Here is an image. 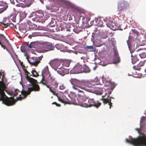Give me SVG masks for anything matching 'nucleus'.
Instances as JSON below:
<instances>
[{"label": "nucleus", "instance_id": "nucleus-46", "mask_svg": "<svg viewBox=\"0 0 146 146\" xmlns=\"http://www.w3.org/2000/svg\"><path fill=\"white\" fill-rule=\"evenodd\" d=\"M109 83V85H110V86H111L112 85H113V88H111V90H112L114 88V87H115V86L114 85V84H113V83H111V82H109L108 83Z\"/></svg>", "mask_w": 146, "mask_h": 146}, {"label": "nucleus", "instance_id": "nucleus-35", "mask_svg": "<svg viewBox=\"0 0 146 146\" xmlns=\"http://www.w3.org/2000/svg\"><path fill=\"white\" fill-rule=\"evenodd\" d=\"M10 19L14 22H15L16 16L14 15H12L10 16Z\"/></svg>", "mask_w": 146, "mask_h": 146}, {"label": "nucleus", "instance_id": "nucleus-4", "mask_svg": "<svg viewBox=\"0 0 146 146\" xmlns=\"http://www.w3.org/2000/svg\"><path fill=\"white\" fill-rule=\"evenodd\" d=\"M79 97L77 100L78 101V104L80 106L84 107H89L92 106H94L96 108H98L101 104V103L99 101L95 102L94 99H89L88 100V104L85 103L86 100L84 98V96H81V94H78ZM73 101L71 102V103L77 105L78 103L76 102L75 99H73Z\"/></svg>", "mask_w": 146, "mask_h": 146}, {"label": "nucleus", "instance_id": "nucleus-38", "mask_svg": "<svg viewBox=\"0 0 146 146\" xmlns=\"http://www.w3.org/2000/svg\"><path fill=\"white\" fill-rule=\"evenodd\" d=\"M48 19L49 20H51V21L49 22V23L50 24H53L54 23V21L55 22V19L51 17L50 18L49 17Z\"/></svg>", "mask_w": 146, "mask_h": 146}, {"label": "nucleus", "instance_id": "nucleus-22", "mask_svg": "<svg viewBox=\"0 0 146 146\" xmlns=\"http://www.w3.org/2000/svg\"><path fill=\"white\" fill-rule=\"evenodd\" d=\"M131 56L132 57L131 62L133 64H135L139 60L138 58L135 55L133 56L132 54H131Z\"/></svg>", "mask_w": 146, "mask_h": 146}, {"label": "nucleus", "instance_id": "nucleus-29", "mask_svg": "<svg viewBox=\"0 0 146 146\" xmlns=\"http://www.w3.org/2000/svg\"><path fill=\"white\" fill-rule=\"evenodd\" d=\"M120 58L118 56L114 57L113 58V63L116 64L119 63L120 62Z\"/></svg>", "mask_w": 146, "mask_h": 146}, {"label": "nucleus", "instance_id": "nucleus-39", "mask_svg": "<svg viewBox=\"0 0 146 146\" xmlns=\"http://www.w3.org/2000/svg\"><path fill=\"white\" fill-rule=\"evenodd\" d=\"M107 92L105 94V95H106V94H108V96L107 97L109 98L110 96V95L111 94L112 90H106Z\"/></svg>", "mask_w": 146, "mask_h": 146}, {"label": "nucleus", "instance_id": "nucleus-6", "mask_svg": "<svg viewBox=\"0 0 146 146\" xmlns=\"http://www.w3.org/2000/svg\"><path fill=\"white\" fill-rule=\"evenodd\" d=\"M58 83L56 80L54 76H51L50 74H49V77H48V84L49 85V87L51 88V89L53 90L54 89V91L56 92L55 88L58 86Z\"/></svg>", "mask_w": 146, "mask_h": 146}, {"label": "nucleus", "instance_id": "nucleus-31", "mask_svg": "<svg viewBox=\"0 0 146 146\" xmlns=\"http://www.w3.org/2000/svg\"><path fill=\"white\" fill-rule=\"evenodd\" d=\"M27 45L28 46V47L30 48H35V43L33 42H31L29 44H27Z\"/></svg>", "mask_w": 146, "mask_h": 146}, {"label": "nucleus", "instance_id": "nucleus-1", "mask_svg": "<svg viewBox=\"0 0 146 146\" xmlns=\"http://www.w3.org/2000/svg\"><path fill=\"white\" fill-rule=\"evenodd\" d=\"M72 85V88L78 92L82 93V96H83L84 95L83 91L80 90L79 88L88 91L89 89L86 88L85 87L89 88L92 87L94 84L92 82L87 81L84 80H79L76 78H71L70 80Z\"/></svg>", "mask_w": 146, "mask_h": 146}, {"label": "nucleus", "instance_id": "nucleus-5", "mask_svg": "<svg viewBox=\"0 0 146 146\" xmlns=\"http://www.w3.org/2000/svg\"><path fill=\"white\" fill-rule=\"evenodd\" d=\"M128 142L131 143L135 146H146V136L144 133H141V135L136 139L132 140H127Z\"/></svg>", "mask_w": 146, "mask_h": 146}, {"label": "nucleus", "instance_id": "nucleus-14", "mask_svg": "<svg viewBox=\"0 0 146 146\" xmlns=\"http://www.w3.org/2000/svg\"><path fill=\"white\" fill-rule=\"evenodd\" d=\"M34 1V0H22L21 2H23L24 8H25L30 7Z\"/></svg>", "mask_w": 146, "mask_h": 146}, {"label": "nucleus", "instance_id": "nucleus-53", "mask_svg": "<svg viewBox=\"0 0 146 146\" xmlns=\"http://www.w3.org/2000/svg\"><path fill=\"white\" fill-rule=\"evenodd\" d=\"M16 1H17V2H21V1H22V0H16Z\"/></svg>", "mask_w": 146, "mask_h": 146}, {"label": "nucleus", "instance_id": "nucleus-11", "mask_svg": "<svg viewBox=\"0 0 146 146\" xmlns=\"http://www.w3.org/2000/svg\"><path fill=\"white\" fill-rule=\"evenodd\" d=\"M8 42L5 36L2 34H0V44L4 49L6 48L5 46L8 44Z\"/></svg>", "mask_w": 146, "mask_h": 146}, {"label": "nucleus", "instance_id": "nucleus-40", "mask_svg": "<svg viewBox=\"0 0 146 146\" xmlns=\"http://www.w3.org/2000/svg\"><path fill=\"white\" fill-rule=\"evenodd\" d=\"M108 36L107 35L106 33L104 34L101 36V38L104 39L106 38Z\"/></svg>", "mask_w": 146, "mask_h": 146}, {"label": "nucleus", "instance_id": "nucleus-8", "mask_svg": "<svg viewBox=\"0 0 146 146\" xmlns=\"http://www.w3.org/2000/svg\"><path fill=\"white\" fill-rule=\"evenodd\" d=\"M42 58V56L38 57H33L29 59L28 56L26 57V58L29 63L30 64L35 66H37L38 64L40 62V61L41 60Z\"/></svg>", "mask_w": 146, "mask_h": 146}, {"label": "nucleus", "instance_id": "nucleus-51", "mask_svg": "<svg viewBox=\"0 0 146 146\" xmlns=\"http://www.w3.org/2000/svg\"><path fill=\"white\" fill-rule=\"evenodd\" d=\"M20 64L21 65V66H23V62H21L20 61Z\"/></svg>", "mask_w": 146, "mask_h": 146}, {"label": "nucleus", "instance_id": "nucleus-48", "mask_svg": "<svg viewBox=\"0 0 146 146\" xmlns=\"http://www.w3.org/2000/svg\"><path fill=\"white\" fill-rule=\"evenodd\" d=\"M10 1L11 3L12 4L15 5V3L14 0H9Z\"/></svg>", "mask_w": 146, "mask_h": 146}, {"label": "nucleus", "instance_id": "nucleus-45", "mask_svg": "<svg viewBox=\"0 0 146 146\" xmlns=\"http://www.w3.org/2000/svg\"><path fill=\"white\" fill-rule=\"evenodd\" d=\"M59 88L60 90H63L65 88V87L63 85H61L60 86Z\"/></svg>", "mask_w": 146, "mask_h": 146}, {"label": "nucleus", "instance_id": "nucleus-41", "mask_svg": "<svg viewBox=\"0 0 146 146\" xmlns=\"http://www.w3.org/2000/svg\"><path fill=\"white\" fill-rule=\"evenodd\" d=\"M58 100L61 102L63 103H66L65 102V101L62 98H58Z\"/></svg>", "mask_w": 146, "mask_h": 146}, {"label": "nucleus", "instance_id": "nucleus-9", "mask_svg": "<svg viewBox=\"0 0 146 146\" xmlns=\"http://www.w3.org/2000/svg\"><path fill=\"white\" fill-rule=\"evenodd\" d=\"M41 48L43 50L47 52L53 50L54 47L51 43L44 42L42 43Z\"/></svg>", "mask_w": 146, "mask_h": 146}, {"label": "nucleus", "instance_id": "nucleus-2", "mask_svg": "<svg viewBox=\"0 0 146 146\" xmlns=\"http://www.w3.org/2000/svg\"><path fill=\"white\" fill-rule=\"evenodd\" d=\"M2 76L1 81H0V101H2V103L7 106L13 105L15 103V99L13 97L8 98L5 95V91H6L7 88L5 84L3 82V79L5 76L4 73L3 75L1 72Z\"/></svg>", "mask_w": 146, "mask_h": 146}, {"label": "nucleus", "instance_id": "nucleus-18", "mask_svg": "<svg viewBox=\"0 0 146 146\" xmlns=\"http://www.w3.org/2000/svg\"><path fill=\"white\" fill-rule=\"evenodd\" d=\"M64 70H65L63 67L57 68L56 70L58 73L62 76H64L65 74Z\"/></svg>", "mask_w": 146, "mask_h": 146}, {"label": "nucleus", "instance_id": "nucleus-55", "mask_svg": "<svg viewBox=\"0 0 146 146\" xmlns=\"http://www.w3.org/2000/svg\"><path fill=\"white\" fill-rule=\"evenodd\" d=\"M28 37L29 38H31V35H30Z\"/></svg>", "mask_w": 146, "mask_h": 146}, {"label": "nucleus", "instance_id": "nucleus-12", "mask_svg": "<svg viewBox=\"0 0 146 146\" xmlns=\"http://www.w3.org/2000/svg\"><path fill=\"white\" fill-rule=\"evenodd\" d=\"M107 25L108 27L113 30L119 29V26L117 23L111 22L108 23Z\"/></svg>", "mask_w": 146, "mask_h": 146}, {"label": "nucleus", "instance_id": "nucleus-36", "mask_svg": "<svg viewBox=\"0 0 146 146\" xmlns=\"http://www.w3.org/2000/svg\"><path fill=\"white\" fill-rule=\"evenodd\" d=\"M70 64V62L69 61H64L63 63V66L67 67H68L69 66Z\"/></svg>", "mask_w": 146, "mask_h": 146}, {"label": "nucleus", "instance_id": "nucleus-26", "mask_svg": "<svg viewBox=\"0 0 146 146\" xmlns=\"http://www.w3.org/2000/svg\"><path fill=\"white\" fill-rule=\"evenodd\" d=\"M102 88H98V89H97L95 91V93L97 95H101L102 94Z\"/></svg>", "mask_w": 146, "mask_h": 146}, {"label": "nucleus", "instance_id": "nucleus-27", "mask_svg": "<svg viewBox=\"0 0 146 146\" xmlns=\"http://www.w3.org/2000/svg\"><path fill=\"white\" fill-rule=\"evenodd\" d=\"M82 31L80 27H76L75 28H74L73 31L76 33H78Z\"/></svg>", "mask_w": 146, "mask_h": 146}, {"label": "nucleus", "instance_id": "nucleus-56", "mask_svg": "<svg viewBox=\"0 0 146 146\" xmlns=\"http://www.w3.org/2000/svg\"><path fill=\"white\" fill-rule=\"evenodd\" d=\"M145 72L146 73V69L145 70Z\"/></svg>", "mask_w": 146, "mask_h": 146}, {"label": "nucleus", "instance_id": "nucleus-43", "mask_svg": "<svg viewBox=\"0 0 146 146\" xmlns=\"http://www.w3.org/2000/svg\"><path fill=\"white\" fill-rule=\"evenodd\" d=\"M131 30L134 33L136 34L137 35H138L139 33V32L137 30L135 29H132Z\"/></svg>", "mask_w": 146, "mask_h": 146}, {"label": "nucleus", "instance_id": "nucleus-32", "mask_svg": "<svg viewBox=\"0 0 146 146\" xmlns=\"http://www.w3.org/2000/svg\"><path fill=\"white\" fill-rule=\"evenodd\" d=\"M20 92L17 89H16L15 90L14 92H13V96H15L18 95L19 92Z\"/></svg>", "mask_w": 146, "mask_h": 146}, {"label": "nucleus", "instance_id": "nucleus-20", "mask_svg": "<svg viewBox=\"0 0 146 146\" xmlns=\"http://www.w3.org/2000/svg\"><path fill=\"white\" fill-rule=\"evenodd\" d=\"M86 49L89 52L95 51L96 50L95 48L93 46H87L85 47Z\"/></svg>", "mask_w": 146, "mask_h": 146}, {"label": "nucleus", "instance_id": "nucleus-24", "mask_svg": "<svg viewBox=\"0 0 146 146\" xmlns=\"http://www.w3.org/2000/svg\"><path fill=\"white\" fill-rule=\"evenodd\" d=\"M83 68V72L85 73H89L91 71L89 68L86 66H84Z\"/></svg>", "mask_w": 146, "mask_h": 146}, {"label": "nucleus", "instance_id": "nucleus-33", "mask_svg": "<svg viewBox=\"0 0 146 146\" xmlns=\"http://www.w3.org/2000/svg\"><path fill=\"white\" fill-rule=\"evenodd\" d=\"M139 56L141 58H144L146 57V53L145 52H142L139 54Z\"/></svg>", "mask_w": 146, "mask_h": 146}, {"label": "nucleus", "instance_id": "nucleus-19", "mask_svg": "<svg viewBox=\"0 0 146 146\" xmlns=\"http://www.w3.org/2000/svg\"><path fill=\"white\" fill-rule=\"evenodd\" d=\"M48 74H50L49 73L48 67H46L43 69L42 71V77L43 78L44 76L47 75Z\"/></svg>", "mask_w": 146, "mask_h": 146}, {"label": "nucleus", "instance_id": "nucleus-25", "mask_svg": "<svg viewBox=\"0 0 146 146\" xmlns=\"http://www.w3.org/2000/svg\"><path fill=\"white\" fill-rule=\"evenodd\" d=\"M66 24L64 23H61L60 25V28L61 30L62 31L65 28H66Z\"/></svg>", "mask_w": 146, "mask_h": 146}, {"label": "nucleus", "instance_id": "nucleus-10", "mask_svg": "<svg viewBox=\"0 0 146 146\" xmlns=\"http://www.w3.org/2000/svg\"><path fill=\"white\" fill-rule=\"evenodd\" d=\"M83 68L82 66L80 64H78L71 70L72 72L74 74H79L83 72Z\"/></svg>", "mask_w": 146, "mask_h": 146}, {"label": "nucleus", "instance_id": "nucleus-7", "mask_svg": "<svg viewBox=\"0 0 146 146\" xmlns=\"http://www.w3.org/2000/svg\"><path fill=\"white\" fill-rule=\"evenodd\" d=\"M117 3V9L119 11L126 10L129 6V3L124 0L120 1Z\"/></svg>", "mask_w": 146, "mask_h": 146}, {"label": "nucleus", "instance_id": "nucleus-52", "mask_svg": "<svg viewBox=\"0 0 146 146\" xmlns=\"http://www.w3.org/2000/svg\"><path fill=\"white\" fill-rule=\"evenodd\" d=\"M127 44L129 46V40H127Z\"/></svg>", "mask_w": 146, "mask_h": 146}, {"label": "nucleus", "instance_id": "nucleus-17", "mask_svg": "<svg viewBox=\"0 0 146 146\" xmlns=\"http://www.w3.org/2000/svg\"><path fill=\"white\" fill-rule=\"evenodd\" d=\"M2 24L5 28H6L8 27H9L11 28L14 27V28L17 29L16 25H15L14 23L11 22L10 21H9V23H3Z\"/></svg>", "mask_w": 146, "mask_h": 146}, {"label": "nucleus", "instance_id": "nucleus-37", "mask_svg": "<svg viewBox=\"0 0 146 146\" xmlns=\"http://www.w3.org/2000/svg\"><path fill=\"white\" fill-rule=\"evenodd\" d=\"M133 69L134 70H140L141 69V67L138 66V65H137V66H134L133 67Z\"/></svg>", "mask_w": 146, "mask_h": 146}, {"label": "nucleus", "instance_id": "nucleus-54", "mask_svg": "<svg viewBox=\"0 0 146 146\" xmlns=\"http://www.w3.org/2000/svg\"><path fill=\"white\" fill-rule=\"evenodd\" d=\"M56 62V61H53V62H52V63L53 64L54 63H55V62Z\"/></svg>", "mask_w": 146, "mask_h": 146}, {"label": "nucleus", "instance_id": "nucleus-3", "mask_svg": "<svg viewBox=\"0 0 146 146\" xmlns=\"http://www.w3.org/2000/svg\"><path fill=\"white\" fill-rule=\"evenodd\" d=\"M26 78L28 81L31 84L32 87H29L27 89V91L24 90H22L21 92V94L24 96L23 98L21 97V95H19V96L17 97L16 100L15 101V102L18 100H21L22 99L26 98L27 96L31 94L32 91L38 92L39 91L40 88L38 85L36 84L37 80L33 78H30L27 76Z\"/></svg>", "mask_w": 146, "mask_h": 146}, {"label": "nucleus", "instance_id": "nucleus-49", "mask_svg": "<svg viewBox=\"0 0 146 146\" xmlns=\"http://www.w3.org/2000/svg\"><path fill=\"white\" fill-rule=\"evenodd\" d=\"M25 72V73H27V74H30V73L27 71V70L26 69L24 70Z\"/></svg>", "mask_w": 146, "mask_h": 146}, {"label": "nucleus", "instance_id": "nucleus-30", "mask_svg": "<svg viewBox=\"0 0 146 146\" xmlns=\"http://www.w3.org/2000/svg\"><path fill=\"white\" fill-rule=\"evenodd\" d=\"M136 130L137 131H138V133H140V135L139 136H139H140V135H141V133H140V129H139V128H136ZM138 137H139V136H138V137H137V138H132V139H131V140H130V139H126V140H126V142L127 143H130V144H132V145H133L134 146H135V145H134L132 143H130L128 142H127V139H128V140H133V139H136V138H137Z\"/></svg>", "mask_w": 146, "mask_h": 146}, {"label": "nucleus", "instance_id": "nucleus-28", "mask_svg": "<svg viewBox=\"0 0 146 146\" xmlns=\"http://www.w3.org/2000/svg\"><path fill=\"white\" fill-rule=\"evenodd\" d=\"M32 74L30 75L31 76H33V77H36L39 76V75L38 73L35 70H33L31 72Z\"/></svg>", "mask_w": 146, "mask_h": 146}, {"label": "nucleus", "instance_id": "nucleus-15", "mask_svg": "<svg viewBox=\"0 0 146 146\" xmlns=\"http://www.w3.org/2000/svg\"><path fill=\"white\" fill-rule=\"evenodd\" d=\"M40 82L46 86L47 88H49L50 91L54 94H55V92L54 91V89L52 90V89H51V88L49 87V85L48 84V80L47 82H46L45 80L43 79V78L42 77V80Z\"/></svg>", "mask_w": 146, "mask_h": 146}, {"label": "nucleus", "instance_id": "nucleus-50", "mask_svg": "<svg viewBox=\"0 0 146 146\" xmlns=\"http://www.w3.org/2000/svg\"><path fill=\"white\" fill-rule=\"evenodd\" d=\"M103 23L102 21H100L99 24V25H100V26H102L103 25Z\"/></svg>", "mask_w": 146, "mask_h": 146}, {"label": "nucleus", "instance_id": "nucleus-34", "mask_svg": "<svg viewBox=\"0 0 146 146\" xmlns=\"http://www.w3.org/2000/svg\"><path fill=\"white\" fill-rule=\"evenodd\" d=\"M19 2V3L17 4L16 6L17 7H21L23 8H24V6L23 5V2Z\"/></svg>", "mask_w": 146, "mask_h": 146}, {"label": "nucleus", "instance_id": "nucleus-47", "mask_svg": "<svg viewBox=\"0 0 146 146\" xmlns=\"http://www.w3.org/2000/svg\"><path fill=\"white\" fill-rule=\"evenodd\" d=\"M118 53L116 51L114 52V57H116V56H118Z\"/></svg>", "mask_w": 146, "mask_h": 146}, {"label": "nucleus", "instance_id": "nucleus-57", "mask_svg": "<svg viewBox=\"0 0 146 146\" xmlns=\"http://www.w3.org/2000/svg\"><path fill=\"white\" fill-rule=\"evenodd\" d=\"M140 49H138V50L137 51H138Z\"/></svg>", "mask_w": 146, "mask_h": 146}, {"label": "nucleus", "instance_id": "nucleus-42", "mask_svg": "<svg viewBox=\"0 0 146 146\" xmlns=\"http://www.w3.org/2000/svg\"><path fill=\"white\" fill-rule=\"evenodd\" d=\"M144 63L143 61H141L138 64V66L140 67L142 66L144 64Z\"/></svg>", "mask_w": 146, "mask_h": 146}, {"label": "nucleus", "instance_id": "nucleus-13", "mask_svg": "<svg viewBox=\"0 0 146 146\" xmlns=\"http://www.w3.org/2000/svg\"><path fill=\"white\" fill-rule=\"evenodd\" d=\"M0 6L2 7L0 8V13H1L6 10L8 7L7 4L3 1H0Z\"/></svg>", "mask_w": 146, "mask_h": 146}, {"label": "nucleus", "instance_id": "nucleus-16", "mask_svg": "<svg viewBox=\"0 0 146 146\" xmlns=\"http://www.w3.org/2000/svg\"><path fill=\"white\" fill-rule=\"evenodd\" d=\"M111 98L114 99V98L113 97H110V99H108L106 98H102L101 100L103 101V103L104 104H107L108 103L110 106V108L111 109L112 104V103L111 102Z\"/></svg>", "mask_w": 146, "mask_h": 146}, {"label": "nucleus", "instance_id": "nucleus-21", "mask_svg": "<svg viewBox=\"0 0 146 146\" xmlns=\"http://www.w3.org/2000/svg\"><path fill=\"white\" fill-rule=\"evenodd\" d=\"M66 31H68L71 32L73 31L74 26L72 25H67L66 28Z\"/></svg>", "mask_w": 146, "mask_h": 146}, {"label": "nucleus", "instance_id": "nucleus-44", "mask_svg": "<svg viewBox=\"0 0 146 146\" xmlns=\"http://www.w3.org/2000/svg\"><path fill=\"white\" fill-rule=\"evenodd\" d=\"M52 104H55L57 107H60L61 106V105L60 104H57L56 102H54Z\"/></svg>", "mask_w": 146, "mask_h": 146}, {"label": "nucleus", "instance_id": "nucleus-23", "mask_svg": "<svg viewBox=\"0 0 146 146\" xmlns=\"http://www.w3.org/2000/svg\"><path fill=\"white\" fill-rule=\"evenodd\" d=\"M25 25L24 24H22L19 26V29L21 31L25 32L26 31Z\"/></svg>", "mask_w": 146, "mask_h": 146}]
</instances>
